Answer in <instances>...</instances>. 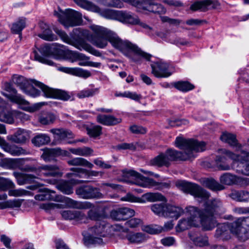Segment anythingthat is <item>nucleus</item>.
I'll return each mask as SVG.
<instances>
[{
    "label": "nucleus",
    "instance_id": "7",
    "mask_svg": "<svg viewBox=\"0 0 249 249\" xmlns=\"http://www.w3.org/2000/svg\"><path fill=\"white\" fill-rule=\"evenodd\" d=\"M109 225L104 222L96 223L93 226L89 229V235L84 237L85 243L89 244H101L103 242V237L107 234Z\"/></svg>",
    "mask_w": 249,
    "mask_h": 249
},
{
    "label": "nucleus",
    "instance_id": "44",
    "mask_svg": "<svg viewBox=\"0 0 249 249\" xmlns=\"http://www.w3.org/2000/svg\"><path fill=\"white\" fill-rule=\"evenodd\" d=\"M79 6L95 12H100V8L93 4L92 3L89 2L86 0H73Z\"/></svg>",
    "mask_w": 249,
    "mask_h": 249
},
{
    "label": "nucleus",
    "instance_id": "39",
    "mask_svg": "<svg viewBox=\"0 0 249 249\" xmlns=\"http://www.w3.org/2000/svg\"><path fill=\"white\" fill-rule=\"evenodd\" d=\"M221 140L228 143L231 146L235 147L238 149L241 148V145L237 142V140L235 135L225 132L223 133L220 137Z\"/></svg>",
    "mask_w": 249,
    "mask_h": 249
},
{
    "label": "nucleus",
    "instance_id": "10",
    "mask_svg": "<svg viewBox=\"0 0 249 249\" xmlns=\"http://www.w3.org/2000/svg\"><path fill=\"white\" fill-rule=\"evenodd\" d=\"M31 207L44 209L46 211L54 209H61L62 204L59 203H0V209H11L15 210L21 208L23 211H29Z\"/></svg>",
    "mask_w": 249,
    "mask_h": 249
},
{
    "label": "nucleus",
    "instance_id": "20",
    "mask_svg": "<svg viewBox=\"0 0 249 249\" xmlns=\"http://www.w3.org/2000/svg\"><path fill=\"white\" fill-rule=\"evenodd\" d=\"M220 5L219 2L217 0H202L192 4L190 9L193 11L199 10L205 12L210 9H218Z\"/></svg>",
    "mask_w": 249,
    "mask_h": 249
},
{
    "label": "nucleus",
    "instance_id": "51",
    "mask_svg": "<svg viewBox=\"0 0 249 249\" xmlns=\"http://www.w3.org/2000/svg\"><path fill=\"white\" fill-rule=\"evenodd\" d=\"M15 184L10 179L0 177V191H5L8 189L15 188Z\"/></svg>",
    "mask_w": 249,
    "mask_h": 249
},
{
    "label": "nucleus",
    "instance_id": "36",
    "mask_svg": "<svg viewBox=\"0 0 249 249\" xmlns=\"http://www.w3.org/2000/svg\"><path fill=\"white\" fill-rule=\"evenodd\" d=\"M67 163L70 166H83L89 169H92L94 167L93 164L91 162L86 159L81 157H76L70 159L67 161Z\"/></svg>",
    "mask_w": 249,
    "mask_h": 249
},
{
    "label": "nucleus",
    "instance_id": "11",
    "mask_svg": "<svg viewBox=\"0 0 249 249\" xmlns=\"http://www.w3.org/2000/svg\"><path fill=\"white\" fill-rule=\"evenodd\" d=\"M127 174L130 178L128 181L130 183L142 187L150 188L161 185L162 186L167 188L169 186V184L166 183H160L157 182L153 178L145 177L134 170L129 171Z\"/></svg>",
    "mask_w": 249,
    "mask_h": 249
},
{
    "label": "nucleus",
    "instance_id": "40",
    "mask_svg": "<svg viewBox=\"0 0 249 249\" xmlns=\"http://www.w3.org/2000/svg\"><path fill=\"white\" fill-rule=\"evenodd\" d=\"M229 196L236 201H249V192L246 191H233Z\"/></svg>",
    "mask_w": 249,
    "mask_h": 249
},
{
    "label": "nucleus",
    "instance_id": "55",
    "mask_svg": "<svg viewBox=\"0 0 249 249\" xmlns=\"http://www.w3.org/2000/svg\"><path fill=\"white\" fill-rule=\"evenodd\" d=\"M38 36L47 41H53L57 39V37L49 28L43 31L41 34L38 35Z\"/></svg>",
    "mask_w": 249,
    "mask_h": 249
},
{
    "label": "nucleus",
    "instance_id": "19",
    "mask_svg": "<svg viewBox=\"0 0 249 249\" xmlns=\"http://www.w3.org/2000/svg\"><path fill=\"white\" fill-rule=\"evenodd\" d=\"M233 222L219 225L215 231L214 237L218 241H227L231 238V232L236 235L232 230Z\"/></svg>",
    "mask_w": 249,
    "mask_h": 249
},
{
    "label": "nucleus",
    "instance_id": "57",
    "mask_svg": "<svg viewBox=\"0 0 249 249\" xmlns=\"http://www.w3.org/2000/svg\"><path fill=\"white\" fill-rule=\"evenodd\" d=\"M190 237L191 240H192L195 244L197 246L203 247L207 245L208 244V239L207 237H203L200 236L196 237L192 236L191 235H190Z\"/></svg>",
    "mask_w": 249,
    "mask_h": 249
},
{
    "label": "nucleus",
    "instance_id": "21",
    "mask_svg": "<svg viewBox=\"0 0 249 249\" xmlns=\"http://www.w3.org/2000/svg\"><path fill=\"white\" fill-rule=\"evenodd\" d=\"M71 173H68L66 177L70 178L72 177H80V174H85L88 178H91L92 177H97L99 176H102L104 173L101 171H97L92 170H87L85 168L79 167H72L70 168Z\"/></svg>",
    "mask_w": 249,
    "mask_h": 249
},
{
    "label": "nucleus",
    "instance_id": "18",
    "mask_svg": "<svg viewBox=\"0 0 249 249\" xmlns=\"http://www.w3.org/2000/svg\"><path fill=\"white\" fill-rule=\"evenodd\" d=\"M220 180L221 183L227 185L236 184L241 186H245L249 185V178L238 177L229 173L223 174L220 177Z\"/></svg>",
    "mask_w": 249,
    "mask_h": 249
},
{
    "label": "nucleus",
    "instance_id": "48",
    "mask_svg": "<svg viewBox=\"0 0 249 249\" xmlns=\"http://www.w3.org/2000/svg\"><path fill=\"white\" fill-rule=\"evenodd\" d=\"M173 85L176 89L183 92H187L194 88V85L187 81L176 82Z\"/></svg>",
    "mask_w": 249,
    "mask_h": 249
},
{
    "label": "nucleus",
    "instance_id": "5",
    "mask_svg": "<svg viewBox=\"0 0 249 249\" xmlns=\"http://www.w3.org/2000/svg\"><path fill=\"white\" fill-rule=\"evenodd\" d=\"M234 212L239 214L249 213V207H237L233 210ZM232 231L236 235L243 240L249 238V216L238 218L233 222Z\"/></svg>",
    "mask_w": 249,
    "mask_h": 249
},
{
    "label": "nucleus",
    "instance_id": "6",
    "mask_svg": "<svg viewBox=\"0 0 249 249\" xmlns=\"http://www.w3.org/2000/svg\"><path fill=\"white\" fill-rule=\"evenodd\" d=\"M61 209L73 208L78 209H90L88 216L93 220H98L106 216V208L99 203H63Z\"/></svg>",
    "mask_w": 249,
    "mask_h": 249
},
{
    "label": "nucleus",
    "instance_id": "12",
    "mask_svg": "<svg viewBox=\"0 0 249 249\" xmlns=\"http://www.w3.org/2000/svg\"><path fill=\"white\" fill-rule=\"evenodd\" d=\"M54 31L59 36L63 42L73 46L77 49L80 51L84 50L96 56H99L101 55V53L98 51L95 50L89 44L85 42L77 41L71 38L64 31L57 28L54 29Z\"/></svg>",
    "mask_w": 249,
    "mask_h": 249
},
{
    "label": "nucleus",
    "instance_id": "31",
    "mask_svg": "<svg viewBox=\"0 0 249 249\" xmlns=\"http://www.w3.org/2000/svg\"><path fill=\"white\" fill-rule=\"evenodd\" d=\"M96 120L98 123L107 126L115 125L122 122L121 118L110 115L99 114Z\"/></svg>",
    "mask_w": 249,
    "mask_h": 249
},
{
    "label": "nucleus",
    "instance_id": "60",
    "mask_svg": "<svg viewBox=\"0 0 249 249\" xmlns=\"http://www.w3.org/2000/svg\"><path fill=\"white\" fill-rule=\"evenodd\" d=\"M116 148L119 150H135L136 148V145L133 143H122L116 146Z\"/></svg>",
    "mask_w": 249,
    "mask_h": 249
},
{
    "label": "nucleus",
    "instance_id": "32",
    "mask_svg": "<svg viewBox=\"0 0 249 249\" xmlns=\"http://www.w3.org/2000/svg\"><path fill=\"white\" fill-rule=\"evenodd\" d=\"M50 132L54 135V139L59 142L73 138V134L70 130L63 129H52Z\"/></svg>",
    "mask_w": 249,
    "mask_h": 249
},
{
    "label": "nucleus",
    "instance_id": "58",
    "mask_svg": "<svg viewBox=\"0 0 249 249\" xmlns=\"http://www.w3.org/2000/svg\"><path fill=\"white\" fill-rule=\"evenodd\" d=\"M88 134L92 137H96L101 134L102 127L95 125L87 129Z\"/></svg>",
    "mask_w": 249,
    "mask_h": 249
},
{
    "label": "nucleus",
    "instance_id": "45",
    "mask_svg": "<svg viewBox=\"0 0 249 249\" xmlns=\"http://www.w3.org/2000/svg\"><path fill=\"white\" fill-rule=\"evenodd\" d=\"M26 19L24 18H19L17 21L13 24L11 28L12 31L18 34H20L22 30L25 27Z\"/></svg>",
    "mask_w": 249,
    "mask_h": 249
},
{
    "label": "nucleus",
    "instance_id": "37",
    "mask_svg": "<svg viewBox=\"0 0 249 249\" xmlns=\"http://www.w3.org/2000/svg\"><path fill=\"white\" fill-rule=\"evenodd\" d=\"M61 149L59 148L45 149L41 155V158L46 162L54 160L55 157L61 154Z\"/></svg>",
    "mask_w": 249,
    "mask_h": 249
},
{
    "label": "nucleus",
    "instance_id": "50",
    "mask_svg": "<svg viewBox=\"0 0 249 249\" xmlns=\"http://www.w3.org/2000/svg\"><path fill=\"white\" fill-rule=\"evenodd\" d=\"M13 82L19 86L23 90L27 87L29 81L23 76L15 75L12 77Z\"/></svg>",
    "mask_w": 249,
    "mask_h": 249
},
{
    "label": "nucleus",
    "instance_id": "46",
    "mask_svg": "<svg viewBox=\"0 0 249 249\" xmlns=\"http://www.w3.org/2000/svg\"><path fill=\"white\" fill-rule=\"evenodd\" d=\"M32 142L36 146H40L50 142V137L45 134H39L32 139Z\"/></svg>",
    "mask_w": 249,
    "mask_h": 249
},
{
    "label": "nucleus",
    "instance_id": "4",
    "mask_svg": "<svg viewBox=\"0 0 249 249\" xmlns=\"http://www.w3.org/2000/svg\"><path fill=\"white\" fill-rule=\"evenodd\" d=\"M218 209L215 203H204L201 209L189 206L187 208V212L190 215L191 220L199 219L205 230H211L217 224L215 215L217 214Z\"/></svg>",
    "mask_w": 249,
    "mask_h": 249
},
{
    "label": "nucleus",
    "instance_id": "47",
    "mask_svg": "<svg viewBox=\"0 0 249 249\" xmlns=\"http://www.w3.org/2000/svg\"><path fill=\"white\" fill-rule=\"evenodd\" d=\"M126 238L130 242L134 243H142L146 239L145 235L141 232L128 234Z\"/></svg>",
    "mask_w": 249,
    "mask_h": 249
},
{
    "label": "nucleus",
    "instance_id": "28",
    "mask_svg": "<svg viewBox=\"0 0 249 249\" xmlns=\"http://www.w3.org/2000/svg\"><path fill=\"white\" fill-rule=\"evenodd\" d=\"M0 145L2 146L5 151L14 156L26 155L27 153L25 149L20 147L8 144L5 140L1 137H0Z\"/></svg>",
    "mask_w": 249,
    "mask_h": 249
},
{
    "label": "nucleus",
    "instance_id": "30",
    "mask_svg": "<svg viewBox=\"0 0 249 249\" xmlns=\"http://www.w3.org/2000/svg\"><path fill=\"white\" fill-rule=\"evenodd\" d=\"M25 116L24 113L17 111H3L0 112V121L12 124L14 123V118L21 119L25 118Z\"/></svg>",
    "mask_w": 249,
    "mask_h": 249
},
{
    "label": "nucleus",
    "instance_id": "29",
    "mask_svg": "<svg viewBox=\"0 0 249 249\" xmlns=\"http://www.w3.org/2000/svg\"><path fill=\"white\" fill-rule=\"evenodd\" d=\"M60 45L57 44H46L40 47L38 51L44 56L50 55H58L61 54Z\"/></svg>",
    "mask_w": 249,
    "mask_h": 249
},
{
    "label": "nucleus",
    "instance_id": "53",
    "mask_svg": "<svg viewBox=\"0 0 249 249\" xmlns=\"http://www.w3.org/2000/svg\"><path fill=\"white\" fill-rule=\"evenodd\" d=\"M167 204V203H156L151 206V210L156 214L164 216Z\"/></svg>",
    "mask_w": 249,
    "mask_h": 249
},
{
    "label": "nucleus",
    "instance_id": "52",
    "mask_svg": "<svg viewBox=\"0 0 249 249\" xmlns=\"http://www.w3.org/2000/svg\"><path fill=\"white\" fill-rule=\"evenodd\" d=\"M142 231L151 234H158L163 231L162 227L157 225H147L143 226Z\"/></svg>",
    "mask_w": 249,
    "mask_h": 249
},
{
    "label": "nucleus",
    "instance_id": "54",
    "mask_svg": "<svg viewBox=\"0 0 249 249\" xmlns=\"http://www.w3.org/2000/svg\"><path fill=\"white\" fill-rule=\"evenodd\" d=\"M119 12V11L105 9L101 12V14L102 16L107 18L118 20Z\"/></svg>",
    "mask_w": 249,
    "mask_h": 249
},
{
    "label": "nucleus",
    "instance_id": "24",
    "mask_svg": "<svg viewBox=\"0 0 249 249\" xmlns=\"http://www.w3.org/2000/svg\"><path fill=\"white\" fill-rule=\"evenodd\" d=\"M118 16V20L123 23L133 25L139 24L144 28H149L146 24L141 22L137 16L130 12L120 11Z\"/></svg>",
    "mask_w": 249,
    "mask_h": 249
},
{
    "label": "nucleus",
    "instance_id": "59",
    "mask_svg": "<svg viewBox=\"0 0 249 249\" xmlns=\"http://www.w3.org/2000/svg\"><path fill=\"white\" fill-rule=\"evenodd\" d=\"M23 91L25 93L32 97H36L40 95V91L33 87L29 88L27 87Z\"/></svg>",
    "mask_w": 249,
    "mask_h": 249
},
{
    "label": "nucleus",
    "instance_id": "42",
    "mask_svg": "<svg viewBox=\"0 0 249 249\" xmlns=\"http://www.w3.org/2000/svg\"><path fill=\"white\" fill-rule=\"evenodd\" d=\"M69 151L74 155L83 157L90 156L93 153V150L89 147L71 148Z\"/></svg>",
    "mask_w": 249,
    "mask_h": 249
},
{
    "label": "nucleus",
    "instance_id": "17",
    "mask_svg": "<svg viewBox=\"0 0 249 249\" xmlns=\"http://www.w3.org/2000/svg\"><path fill=\"white\" fill-rule=\"evenodd\" d=\"M58 181L59 180L55 178L47 179L46 180L47 183L52 185H56V187L59 190L68 195L73 193V185L88 182V181L73 179H71L70 181L62 180L60 182Z\"/></svg>",
    "mask_w": 249,
    "mask_h": 249
},
{
    "label": "nucleus",
    "instance_id": "13",
    "mask_svg": "<svg viewBox=\"0 0 249 249\" xmlns=\"http://www.w3.org/2000/svg\"><path fill=\"white\" fill-rule=\"evenodd\" d=\"M120 200L130 202L167 201L165 197L160 193H147L143 194L141 198L136 197L130 193H128L124 196L122 197Z\"/></svg>",
    "mask_w": 249,
    "mask_h": 249
},
{
    "label": "nucleus",
    "instance_id": "26",
    "mask_svg": "<svg viewBox=\"0 0 249 249\" xmlns=\"http://www.w3.org/2000/svg\"><path fill=\"white\" fill-rule=\"evenodd\" d=\"M134 214V210L126 207L112 210L110 212V217L116 221L125 220Z\"/></svg>",
    "mask_w": 249,
    "mask_h": 249
},
{
    "label": "nucleus",
    "instance_id": "15",
    "mask_svg": "<svg viewBox=\"0 0 249 249\" xmlns=\"http://www.w3.org/2000/svg\"><path fill=\"white\" fill-rule=\"evenodd\" d=\"M30 81L42 90L45 97L57 98L64 101L69 100L71 97L69 92L58 89L50 88L35 79H30Z\"/></svg>",
    "mask_w": 249,
    "mask_h": 249
},
{
    "label": "nucleus",
    "instance_id": "49",
    "mask_svg": "<svg viewBox=\"0 0 249 249\" xmlns=\"http://www.w3.org/2000/svg\"><path fill=\"white\" fill-rule=\"evenodd\" d=\"M205 186L213 191H220L224 189V187L213 179H207L204 181Z\"/></svg>",
    "mask_w": 249,
    "mask_h": 249
},
{
    "label": "nucleus",
    "instance_id": "22",
    "mask_svg": "<svg viewBox=\"0 0 249 249\" xmlns=\"http://www.w3.org/2000/svg\"><path fill=\"white\" fill-rule=\"evenodd\" d=\"M39 175L44 177H61L63 173L56 164L42 165L38 168Z\"/></svg>",
    "mask_w": 249,
    "mask_h": 249
},
{
    "label": "nucleus",
    "instance_id": "34",
    "mask_svg": "<svg viewBox=\"0 0 249 249\" xmlns=\"http://www.w3.org/2000/svg\"><path fill=\"white\" fill-rule=\"evenodd\" d=\"M60 70L63 72L70 73L84 78H87L89 77L91 75V73L89 71L78 68H70L67 67H62L60 68Z\"/></svg>",
    "mask_w": 249,
    "mask_h": 249
},
{
    "label": "nucleus",
    "instance_id": "62",
    "mask_svg": "<svg viewBox=\"0 0 249 249\" xmlns=\"http://www.w3.org/2000/svg\"><path fill=\"white\" fill-rule=\"evenodd\" d=\"M8 194L10 196H19L30 194L29 192L22 189L10 190Z\"/></svg>",
    "mask_w": 249,
    "mask_h": 249
},
{
    "label": "nucleus",
    "instance_id": "8",
    "mask_svg": "<svg viewBox=\"0 0 249 249\" xmlns=\"http://www.w3.org/2000/svg\"><path fill=\"white\" fill-rule=\"evenodd\" d=\"M177 186L185 193L190 194L195 197L200 199L202 201H213L209 200L211 196L210 193L198 185L185 181H178Z\"/></svg>",
    "mask_w": 249,
    "mask_h": 249
},
{
    "label": "nucleus",
    "instance_id": "35",
    "mask_svg": "<svg viewBox=\"0 0 249 249\" xmlns=\"http://www.w3.org/2000/svg\"><path fill=\"white\" fill-rule=\"evenodd\" d=\"M14 175L17 179L18 184L20 185L34 183L36 178V177L32 174L18 172H14Z\"/></svg>",
    "mask_w": 249,
    "mask_h": 249
},
{
    "label": "nucleus",
    "instance_id": "23",
    "mask_svg": "<svg viewBox=\"0 0 249 249\" xmlns=\"http://www.w3.org/2000/svg\"><path fill=\"white\" fill-rule=\"evenodd\" d=\"M152 73L157 78L168 77L172 73L168 71L169 65L164 62L159 61L151 65Z\"/></svg>",
    "mask_w": 249,
    "mask_h": 249
},
{
    "label": "nucleus",
    "instance_id": "63",
    "mask_svg": "<svg viewBox=\"0 0 249 249\" xmlns=\"http://www.w3.org/2000/svg\"><path fill=\"white\" fill-rule=\"evenodd\" d=\"M142 221L141 219L136 218H134L126 221L125 223L126 226H128L131 228H134L137 227L138 226L142 224Z\"/></svg>",
    "mask_w": 249,
    "mask_h": 249
},
{
    "label": "nucleus",
    "instance_id": "64",
    "mask_svg": "<svg viewBox=\"0 0 249 249\" xmlns=\"http://www.w3.org/2000/svg\"><path fill=\"white\" fill-rule=\"evenodd\" d=\"M93 163L100 168L102 169H109L111 168L112 166L102 160L100 158H96L93 160Z\"/></svg>",
    "mask_w": 249,
    "mask_h": 249
},
{
    "label": "nucleus",
    "instance_id": "1",
    "mask_svg": "<svg viewBox=\"0 0 249 249\" xmlns=\"http://www.w3.org/2000/svg\"><path fill=\"white\" fill-rule=\"evenodd\" d=\"M90 29L92 34L89 33L87 30L81 28H75L74 31H78L87 36V39L94 45L99 48L106 47L109 42L115 48L119 50L126 56H128L130 52H133L135 56L133 58L134 61H138L137 56H141L146 60H150L151 55L142 51L136 45L132 44L127 40H122L115 33L104 27L92 25Z\"/></svg>",
    "mask_w": 249,
    "mask_h": 249
},
{
    "label": "nucleus",
    "instance_id": "16",
    "mask_svg": "<svg viewBox=\"0 0 249 249\" xmlns=\"http://www.w3.org/2000/svg\"><path fill=\"white\" fill-rule=\"evenodd\" d=\"M38 201L50 200L56 202H78L67 196L58 195L55 192L46 188L40 189L39 193L35 196Z\"/></svg>",
    "mask_w": 249,
    "mask_h": 249
},
{
    "label": "nucleus",
    "instance_id": "38",
    "mask_svg": "<svg viewBox=\"0 0 249 249\" xmlns=\"http://www.w3.org/2000/svg\"><path fill=\"white\" fill-rule=\"evenodd\" d=\"M61 214L66 220H81L84 216L80 212L74 210H64L61 211Z\"/></svg>",
    "mask_w": 249,
    "mask_h": 249
},
{
    "label": "nucleus",
    "instance_id": "9",
    "mask_svg": "<svg viewBox=\"0 0 249 249\" xmlns=\"http://www.w3.org/2000/svg\"><path fill=\"white\" fill-rule=\"evenodd\" d=\"M54 15L58 17L61 24L67 27L79 25L82 21V14L71 9L55 12Z\"/></svg>",
    "mask_w": 249,
    "mask_h": 249
},
{
    "label": "nucleus",
    "instance_id": "27",
    "mask_svg": "<svg viewBox=\"0 0 249 249\" xmlns=\"http://www.w3.org/2000/svg\"><path fill=\"white\" fill-rule=\"evenodd\" d=\"M6 89L8 93H3V95L8 98L11 102L19 105H28V102L25 100L21 95L18 94L16 90L10 85L6 86Z\"/></svg>",
    "mask_w": 249,
    "mask_h": 249
},
{
    "label": "nucleus",
    "instance_id": "14",
    "mask_svg": "<svg viewBox=\"0 0 249 249\" xmlns=\"http://www.w3.org/2000/svg\"><path fill=\"white\" fill-rule=\"evenodd\" d=\"M76 195L80 198L84 199H99L104 198V195L100 188L91 185H82L75 190Z\"/></svg>",
    "mask_w": 249,
    "mask_h": 249
},
{
    "label": "nucleus",
    "instance_id": "61",
    "mask_svg": "<svg viewBox=\"0 0 249 249\" xmlns=\"http://www.w3.org/2000/svg\"><path fill=\"white\" fill-rule=\"evenodd\" d=\"M35 54V58L36 60L45 64H47L49 65L52 66L53 65V62L51 60L48 59L47 58H45L42 56L40 55L37 53L36 51H34Z\"/></svg>",
    "mask_w": 249,
    "mask_h": 249
},
{
    "label": "nucleus",
    "instance_id": "41",
    "mask_svg": "<svg viewBox=\"0 0 249 249\" xmlns=\"http://www.w3.org/2000/svg\"><path fill=\"white\" fill-rule=\"evenodd\" d=\"M55 120L54 115L51 112L41 113L38 116V122L43 125H49L53 124Z\"/></svg>",
    "mask_w": 249,
    "mask_h": 249
},
{
    "label": "nucleus",
    "instance_id": "2",
    "mask_svg": "<svg viewBox=\"0 0 249 249\" xmlns=\"http://www.w3.org/2000/svg\"><path fill=\"white\" fill-rule=\"evenodd\" d=\"M176 147L184 150L179 152L174 149H168L151 160L152 165L158 167H169L171 162L177 160H186L194 157L193 151H203L205 149V144L193 139H186L181 137L176 138L175 142Z\"/></svg>",
    "mask_w": 249,
    "mask_h": 249
},
{
    "label": "nucleus",
    "instance_id": "56",
    "mask_svg": "<svg viewBox=\"0 0 249 249\" xmlns=\"http://www.w3.org/2000/svg\"><path fill=\"white\" fill-rule=\"evenodd\" d=\"M98 92V89H87L79 91L77 94V96L79 98H84L92 96L94 95L97 94Z\"/></svg>",
    "mask_w": 249,
    "mask_h": 249
},
{
    "label": "nucleus",
    "instance_id": "25",
    "mask_svg": "<svg viewBox=\"0 0 249 249\" xmlns=\"http://www.w3.org/2000/svg\"><path fill=\"white\" fill-rule=\"evenodd\" d=\"M139 9L158 14H164L166 9L161 4L150 0H143Z\"/></svg>",
    "mask_w": 249,
    "mask_h": 249
},
{
    "label": "nucleus",
    "instance_id": "43",
    "mask_svg": "<svg viewBox=\"0 0 249 249\" xmlns=\"http://www.w3.org/2000/svg\"><path fill=\"white\" fill-rule=\"evenodd\" d=\"M29 138L28 133L24 130L19 129L12 136L11 140L16 143H23Z\"/></svg>",
    "mask_w": 249,
    "mask_h": 249
},
{
    "label": "nucleus",
    "instance_id": "3",
    "mask_svg": "<svg viewBox=\"0 0 249 249\" xmlns=\"http://www.w3.org/2000/svg\"><path fill=\"white\" fill-rule=\"evenodd\" d=\"M221 155L217 156L215 161L217 168L220 170H229L233 168L227 158L232 160V162H238V169L236 172L246 176H249V152L241 151V154L234 153L226 149L218 150Z\"/></svg>",
    "mask_w": 249,
    "mask_h": 249
},
{
    "label": "nucleus",
    "instance_id": "33",
    "mask_svg": "<svg viewBox=\"0 0 249 249\" xmlns=\"http://www.w3.org/2000/svg\"><path fill=\"white\" fill-rule=\"evenodd\" d=\"M165 209L166 211L164 213V216L175 218V219H178L181 214L183 213L181 208L173 205L171 203H167Z\"/></svg>",
    "mask_w": 249,
    "mask_h": 249
}]
</instances>
